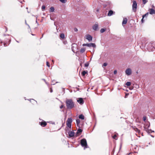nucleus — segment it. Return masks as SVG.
Here are the masks:
<instances>
[{"label":"nucleus","instance_id":"1","mask_svg":"<svg viewBox=\"0 0 155 155\" xmlns=\"http://www.w3.org/2000/svg\"><path fill=\"white\" fill-rule=\"evenodd\" d=\"M65 103L68 109H71L74 107V103L71 99H66Z\"/></svg>","mask_w":155,"mask_h":155},{"label":"nucleus","instance_id":"2","mask_svg":"<svg viewBox=\"0 0 155 155\" xmlns=\"http://www.w3.org/2000/svg\"><path fill=\"white\" fill-rule=\"evenodd\" d=\"M145 47L149 51H155V47L154 43H146L145 45Z\"/></svg>","mask_w":155,"mask_h":155},{"label":"nucleus","instance_id":"3","mask_svg":"<svg viewBox=\"0 0 155 155\" xmlns=\"http://www.w3.org/2000/svg\"><path fill=\"white\" fill-rule=\"evenodd\" d=\"M80 144L84 149L88 147L87 140L86 139L84 138L81 139L80 141Z\"/></svg>","mask_w":155,"mask_h":155},{"label":"nucleus","instance_id":"4","mask_svg":"<svg viewBox=\"0 0 155 155\" xmlns=\"http://www.w3.org/2000/svg\"><path fill=\"white\" fill-rule=\"evenodd\" d=\"M72 119L71 117L68 118L66 121V126L69 128L71 127Z\"/></svg>","mask_w":155,"mask_h":155},{"label":"nucleus","instance_id":"5","mask_svg":"<svg viewBox=\"0 0 155 155\" xmlns=\"http://www.w3.org/2000/svg\"><path fill=\"white\" fill-rule=\"evenodd\" d=\"M132 8L133 11L135 12L137 8V4L135 1H134L133 2Z\"/></svg>","mask_w":155,"mask_h":155},{"label":"nucleus","instance_id":"6","mask_svg":"<svg viewBox=\"0 0 155 155\" xmlns=\"http://www.w3.org/2000/svg\"><path fill=\"white\" fill-rule=\"evenodd\" d=\"M125 74L127 76L130 75L132 73L131 69L130 68H127L125 71Z\"/></svg>","mask_w":155,"mask_h":155},{"label":"nucleus","instance_id":"7","mask_svg":"<svg viewBox=\"0 0 155 155\" xmlns=\"http://www.w3.org/2000/svg\"><path fill=\"white\" fill-rule=\"evenodd\" d=\"M77 101L79 104L81 105L83 104L84 102L83 98L82 97L78 98L77 99Z\"/></svg>","mask_w":155,"mask_h":155},{"label":"nucleus","instance_id":"8","mask_svg":"<svg viewBox=\"0 0 155 155\" xmlns=\"http://www.w3.org/2000/svg\"><path fill=\"white\" fill-rule=\"evenodd\" d=\"M75 134V133L74 131H69L68 132V137L71 138L73 137Z\"/></svg>","mask_w":155,"mask_h":155},{"label":"nucleus","instance_id":"9","mask_svg":"<svg viewBox=\"0 0 155 155\" xmlns=\"http://www.w3.org/2000/svg\"><path fill=\"white\" fill-rule=\"evenodd\" d=\"M92 29L94 31L98 30V26L97 24H95L92 26Z\"/></svg>","mask_w":155,"mask_h":155},{"label":"nucleus","instance_id":"10","mask_svg":"<svg viewBox=\"0 0 155 155\" xmlns=\"http://www.w3.org/2000/svg\"><path fill=\"white\" fill-rule=\"evenodd\" d=\"M39 124H40L42 127H45L47 124L46 122L44 120L39 122Z\"/></svg>","mask_w":155,"mask_h":155},{"label":"nucleus","instance_id":"11","mask_svg":"<svg viewBox=\"0 0 155 155\" xmlns=\"http://www.w3.org/2000/svg\"><path fill=\"white\" fill-rule=\"evenodd\" d=\"M87 46L89 47H92L94 48H95L96 47V45L94 43H90L87 44Z\"/></svg>","mask_w":155,"mask_h":155},{"label":"nucleus","instance_id":"12","mask_svg":"<svg viewBox=\"0 0 155 155\" xmlns=\"http://www.w3.org/2000/svg\"><path fill=\"white\" fill-rule=\"evenodd\" d=\"M83 130L80 128H78L76 132V135L77 136L80 135L82 132Z\"/></svg>","mask_w":155,"mask_h":155},{"label":"nucleus","instance_id":"13","mask_svg":"<svg viewBox=\"0 0 155 155\" xmlns=\"http://www.w3.org/2000/svg\"><path fill=\"white\" fill-rule=\"evenodd\" d=\"M132 128L137 133H138L139 134H140V130L138 129L136 126L133 127Z\"/></svg>","mask_w":155,"mask_h":155},{"label":"nucleus","instance_id":"14","mask_svg":"<svg viewBox=\"0 0 155 155\" xmlns=\"http://www.w3.org/2000/svg\"><path fill=\"white\" fill-rule=\"evenodd\" d=\"M88 72L87 70H84L81 72V74L82 76L85 77L86 74H88Z\"/></svg>","mask_w":155,"mask_h":155},{"label":"nucleus","instance_id":"15","mask_svg":"<svg viewBox=\"0 0 155 155\" xmlns=\"http://www.w3.org/2000/svg\"><path fill=\"white\" fill-rule=\"evenodd\" d=\"M80 62V66L82 67V64L84 62V59H78Z\"/></svg>","mask_w":155,"mask_h":155},{"label":"nucleus","instance_id":"16","mask_svg":"<svg viewBox=\"0 0 155 155\" xmlns=\"http://www.w3.org/2000/svg\"><path fill=\"white\" fill-rule=\"evenodd\" d=\"M86 39L89 41H91L92 40V37L90 35H87L86 36Z\"/></svg>","mask_w":155,"mask_h":155},{"label":"nucleus","instance_id":"17","mask_svg":"<svg viewBox=\"0 0 155 155\" xmlns=\"http://www.w3.org/2000/svg\"><path fill=\"white\" fill-rule=\"evenodd\" d=\"M148 124H147L145 125V126L144 127V129L145 130H146L149 129V128L150 127V122H148Z\"/></svg>","mask_w":155,"mask_h":155},{"label":"nucleus","instance_id":"18","mask_svg":"<svg viewBox=\"0 0 155 155\" xmlns=\"http://www.w3.org/2000/svg\"><path fill=\"white\" fill-rule=\"evenodd\" d=\"M149 13L151 15L155 14V10L153 8H150V9Z\"/></svg>","mask_w":155,"mask_h":155},{"label":"nucleus","instance_id":"19","mask_svg":"<svg viewBox=\"0 0 155 155\" xmlns=\"http://www.w3.org/2000/svg\"><path fill=\"white\" fill-rule=\"evenodd\" d=\"M117 135H118V134L117 133H116L114 134H113L112 135V137L113 139H114L115 140H117Z\"/></svg>","mask_w":155,"mask_h":155},{"label":"nucleus","instance_id":"20","mask_svg":"<svg viewBox=\"0 0 155 155\" xmlns=\"http://www.w3.org/2000/svg\"><path fill=\"white\" fill-rule=\"evenodd\" d=\"M78 118L79 119L83 120L84 119V116L83 114H80L79 115Z\"/></svg>","mask_w":155,"mask_h":155},{"label":"nucleus","instance_id":"21","mask_svg":"<svg viewBox=\"0 0 155 155\" xmlns=\"http://www.w3.org/2000/svg\"><path fill=\"white\" fill-rule=\"evenodd\" d=\"M71 127L70 128H69L68 127H67V126L64 129L65 131H66V132H68H68L71 131Z\"/></svg>","mask_w":155,"mask_h":155},{"label":"nucleus","instance_id":"22","mask_svg":"<svg viewBox=\"0 0 155 155\" xmlns=\"http://www.w3.org/2000/svg\"><path fill=\"white\" fill-rule=\"evenodd\" d=\"M127 19L126 18H124L122 23V25L126 24L127 23Z\"/></svg>","mask_w":155,"mask_h":155},{"label":"nucleus","instance_id":"23","mask_svg":"<svg viewBox=\"0 0 155 155\" xmlns=\"http://www.w3.org/2000/svg\"><path fill=\"white\" fill-rule=\"evenodd\" d=\"M146 131L148 133V134H149L150 133L152 132H154V130H152L151 129L146 130Z\"/></svg>","mask_w":155,"mask_h":155},{"label":"nucleus","instance_id":"24","mask_svg":"<svg viewBox=\"0 0 155 155\" xmlns=\"http://www.w3.org/2000/svg\"><path fill=\"white\" fill-rule=\"evenodd\" d=\"M113 12L111 10H110L108 12V16H111V15H113Z\"/></svg>","mask_w":155,"mask_h":155},{"label":"nucleus","instance_id":"25","mask_svg":"<svg viewBox=\"0 0 155 155\" xmlns=\"http://www.w3.org/2000/svg\"><path fill=\"white\" fill-rule=\"evenodd\" d=\"M60 37L62 39H64L65 38V36L64 33H61L60 35Z\"/></svg>","mask_w":155,"mask_h":155},{"label":"nucleus","instance_id":"26","mask_svg":"<svg viewBox=\"0 0 155 155\" xmlns=\"http://www.w3.org/2000/svg\"><path fill=\"white\" fill-rule=\"evenodd\" d=\"M108 65V63L107 62H104L103 64H102V67L104 69V67L107 66Z\"/></svg>","mask_w":155,"mask_h":155},{"label":"nucleus","instance_id":"27","mask_svg":"<svg viewBox=\"0 0 155 155\" xmlns=\"http://www.w3.org/2000/svg\"><path fill=\"white\" fill-rule=\"evenodd\" d=\"M131 82L129 81H127L125 83V85H126L127 86H130L131 84Z\"/></svg>","mask_w":155,"mask_h":155},{"label":"nucleus","instance_id":"28","mask_svg":"<svg viewBox=\"0 0 155 155\" xmlns=\"http://www.w3.org/2000/svg\"><path fill=\"white\" fill-rule=\"evenodd\" d=\"M85 50V48H81L80 50V52L81 53H84Z\"/></svg>","mask_w":155,"mask_h":155},{"label":"nucleus","instance_id":"29","mask_svg":"<svg viewBox=\"0 0 155 155\" xmlns=\"http://www.w3.org/2000/svg\"><path fill=\"white\" fill-rule=\"evenodd\" d=\"M54 8L53 7H51L50 8L49 11L50 12H54Z\"/></svg>","mask_w":155,"mask_h":155},{"label":"nucleus","instance_id":"30","mask_svg":"<svg viewBox=\"0 0 155 155\" xmlns=\"http://www.w3.org/2000/svg\"><path fill=\"white\" fill-rule=\"evenodd\" d=\"M89 61L87 62L84 64V66L85 67H88L89 65Z\"/></svg>","mask_w":155,"mask_h":155},{"label":"nucleus","instance_id":"31","mask_svg":"<svg viewBox=\"0 0 155 155\" xmlns=\"http://www.w3.org/2000/svg\"><path fill=\"white\" fill-rule=\"evenodd\" d=\"M106 30V28H101L100 31L101 33H103L105 32Z\"/></svg>","mask_w":155,"mask_h":155},{"label":"nucleus","instance_id":"32","mask_svg":"<svg viewBox=\"0 0 155 155\" xmlns=\"http://www.w3.org/2000/svg\"><path fill=\"white\" fill-rule=\"evenodd\" d=\"M80 120L79 119H76V124H80Z\"/></svg>","mask_w":155,"mask_h":155},{"label":"nucleus","instance_id":"33","mask_svg":"<svg viewBox=\"0 0 155 155\" xmlns=\"http://www.w3.org/2000/svg\"><path fill=\"white\" fill-rule=\"evenodd\" d=\"M46 65L48 67H50V63L48 61H46Z\"/></svg>","mask_w":155,"mask_h":155},{"label":"nucleus","instance_id":"34","mask_svg":"<svg viewBox=\"0 0 155 155\" xmlns=\"http://www.w3.org/2000/svg\"><path fill=\"white\" fill-rule=\"evenodd\" d=\"M148 15V12H147L145 14L143 15L142 16V17H143V18H144L147 16Z\"/></svg>","mask_w":155,"mask_h":155},{"label":"nucleus","instance_id":"35","mask_svg":"<svg viewBox=\"0 0 155 155\" xmlns=\"http://www.w3.org/2000/svg\"><path fill=\"white\" fill-rule=\"evenodd\" d=\"M115 146L113 148V150L112 151V152H111L112 154H114V153L115 152Z\"/></svg>","mask_w":155,"mask_h":155},{"label":"nucleus","instance_id":"36","mask_svg":"<svg viewBox=\"0 0 155 155\" xmlns=\"http://www.w3.org/2000/svg\"><path fill=\"white\" fill-rule=\"evenodd\" d=\"M45 5H43L42 6L41 9H42V10L43 11V10H45Z\"/></svg>","mask_w":155,"mask_h":155},{"label":"nucleus","instance_id":"37","mask_svg":"<svg viewBox=\"0 0 155 155\" xmlns=\"http://www.w3.org/2000/svg\"><path fill=\"white\" fill-rule=\"evenodd\" d=\"M61 2L63 3H65L66 2V0H59Z\"/></svg>","mask_w":155,"mask_h":155},{"label":"nucleus","instance_id":"38","mask_svg":"<svg viewBox=\"0 0 155 155\" xmlns=\"http://www.w3.org/2000/svg\"><path fill=\"white\" fill-rule=\"evenodd\" d=\"M143 119L144 121H145L147 119V117L146 116H143Z\"/></svg>","mask_w":155,"mask_h":155},{"label":"nucleus","instance_id":"39","mask_svg":"<svg viewBox=\"0 0 155 155\" xmlns=\"http://www.w3.org/2000/svg\"><path fill=\"white\" fill-rule=\"evenodd\" d=\"M143 4H145L147 2L146 0H142Z\"/></svg>","mask_w":155,"mask_h":155},{"label":"nucleus","instance_id":"40","mask_svg":"<svg viewBox=\"0 0 155 155\" xmlns=\"http://www.w3.org/2000/svg\"><path fill=\"white\" fill-rule=\"evenodd\" d=\"M65 107L64 106V105L63 104H62L61 105L60 107V108L61 109H62L64 107Z\"/></svg>","mask_w":155,"mask_h":155},{"label":"nucleus","instance_id":"41","mask_svg":"<svg viewBox=\"0 0 155 155\" xmlns=\"http://www.w3.org/2000/svg\"><path fill=\"white\" fill-rule=\"evenodd\" d=\"M33 100L35 102H36V103H37V101H35V100L33 99H28V100L30 101L31 102V100Z\"/></svg>","mask_w":155,"mask_h":155},{"label":"nucleus","instance_id":"42","mask_svg":"<svg viewBox=\"0 0 155 155\" xmlns=\"http://www.w3.org/2000/svg\"><path fill=\"white\" fill-rule=\"evenodd\" d=\"M25 24L28 26L29 28H30V26H29V25L27 23L26 21V20H25Z\"/></svg>","mask_w":155,"mask_h":155},{"label":"nucleus","instance_id":"43","mask_svg":"<svg viewBox=\"0 0 155 155\" xmlns=\"http://www.w3.org/2000/svg\"><path fill=\"white\" fill-rule=\"evenodd\" d=\"M74 47L73 46H72V51L74 52H75V51L74 50Z\"/></svg>","mask_w":155,"mask_h":155},{"label":"nucleus","instance_id":"44","mask_svg":"<svg viewBox=\"0 0 155 155\" xmlns=\"http://www.w3.org/2000/svg\"><path fill=\"white\" fill-rule=\"evenodd\" d=\"M114 74H115L117 73V71L116 70H115L114 71Z\"/></svg>","mask_w":155,"mask_h":155},{"label":"nucleus","instance_id":"45","mask_svg":"<svg viewBox=\"0 0 155 155\" xmlns=\"http://www.w3.org/2000/svg\"><path fill=\"white\" fill-rule=\"evenodd\" d=\"M77 126L79 128H81V127L80 126V124H76Z\"/></svg>","mask_w":155,"mask_h":155},{"label":"nucleus","instance_id":"46","mask_svg":"<svg viewBox=\"0 0 155 155\" xmlns=\"http://www.w3.org/2000/svg\"><path fill=\"white\" fill-rule=\"evenodd\" d=\"M64 123H63L62 126L60 129H58V130H60L64 126Z\"/></svg>","mask_w":155,"mask_h":155},{"label":"nucleus","instance_id":"47","mask_svg":"<svg viewBox=\"0 0 155 155\" xmlns=\"http://www.w3.org/2000/svg\"><path fill=\"white\" fill-rule=\"evenodd\" d=\"M74 30L75 31H78V29L76 28H74Z\"/></svg>","mask_w":155,"mask_h":155},{"label":"nucleus","instance_id":"48","mask_svg":"<svg viewBox=\"0 0 155 155\" xmlns=\"http://www.w3.org/2000/svg\"><path fill=\"white\" fill-rule=\"evenodd\" d=\"M82 46H87V44H83Z\"/></svg>","mask_w":155,"mask_h":155},{"label":"nucleus","instance_id":"49","mask_svg":"<svg viewBox=\"0 0 155 155\" xmlns=\"http://www.w3.org/2000/svg\"><path fill=\"white\" fill-rule=\"evenodd\" d=\"M141 21L142 23H143L144 21L143 18V17H142V18L141 20Z\"/></svg>","mask_w":155,"mask_h":155},{"label":"nucleus","instance_id":"50","mask_svg":"<svg viewBox=\"0 0 155 155\" xmlns=\"http://www.w3.org/2000/svg\"><path fill=\"white\" fill-rule=\"evenodd\" d=\"M50 91L51 93H52L53 92V90H52V88L50 89Z\"/></svg>","mask_w":155,"mask_h":155},{"label":"nucleus","instance_id":"51","mask_svg":"<svg viewBox=\"0 0 155 155\" xmlns=\"http://www.w3.org/2000/svg\"><path fill=\"white\" fill-rule=\"evenodd\" d=\"M133 87H131L130 88H129V89L130 90H132L133 89Z\"/></svg>","mask_w":155,"mask_h":155},{"label":"nucleus","instance_id":"52","mask_svg":"<svg viewBox=\"0 0 155 155\" xmlns=\"http://www.w3.org/2000/svg\"><path fill=\"white\" fill-rule=\"evenodd\" d=\"M35 16L36 17V23H37L38 24V22H37V16Z\"/></svg>","mask_w":155,"mask_h":155},{"label":"nucleus","instance_id":"53","mask_svg":"<svg viewBox=\"0 0 155 155\" xmlns=\"http://www.w3.org/2000/svg\"><path fill=\"white\" fill-rule=\"evenodd\" d=\"M42 80H43V81H44L45 82V83L46 84H47V82H46V81L45 80V79H42Z\"/></svg>","mask_w":155,"mask_h":155},{"label":"nucleus","instance_id":"54","mask_svg":"<svg viewBox=\"0 0 155 155\" xmlns=\"http://www.w3.org/2000/svg\"><path fill=\"white\" fill-rule=\"evenodd\" d=\"M150 136L152 137H153V138L154 137V136L152 135H151V134H150Z\"/></svg>","mask_w":155,"mask_h":155},{"label":"nucleus","instance_id":"55","mask_svg":"<svg viewBox=\"0 0 155 155\" xmlns=\"http://www.w3.org/2000/svg\"><path fill=\"white\" fill-rule=\"evenodd\" d=\"M51 61H52V63L53 64L54 63V61L53 60H52Z\"/></svg>","mask_w":155,"mask_h":155},{"label":"nucleus","instance_id":"56","mask_svg":"<svg viewBox=\"0 0 155 155\" xmlns=\"http://www.w3.org/2000/svg\"><path fill=\"white\" fill-rule=\"evenodd\" d=\"M127 95H127V94H126V95H125V98H126V97H126V96H127Z\"/></svg>","mask_w":155,"mask_h":155},{"label":"nucleus","instance_id":"57","mask_svg":"<svg viewBox=\"0 0 155 155\" xmlns=\"http://www.w3.org/2000/svg\"><path fill=\"white\" fill-rule=\"evenodd\" d=\"M152 143L151 142H150L149 143V144H152Z\"/></svg>","mask_w":155,"mask_h":155},{"label":"nucleus","instance_id":"58","mask_svg":"<svg viewBox=\"0 0 155 155\" xmlns=\"http://www.w3.org/2000/svg\"><path fill=\"white\" fill-rule=\"evenodd\" d=\"M96 11H97V12H98V11H99V10H98V9H97V10H96Z\"/></svg>","mask_w":155,"mask_h":155},{"label":"nucleus","instance_id":"59","mask_svg":"<svg viewBox=\"0 0 155 155\" xmlns=\"http://www.w3.org/2000/svg\"><path fill=\"white\" fill-rule=\"evenodd\" d=\"M5 44H5V43H4V46H5Z\"/></svg>","mask_w":155,"mask_h":155},{"label":"nucleus","instance_id":"60","mask_svg":"<svg viewBox=\"0 0 155 155\" xmlns=\"http://www.w3.org/2000/svg\"><path fill=\"white\" fill-rule=\"evenodd\" d=\"M83 124H84V123L82 124H81V126H83Z\"/></svg>","mask_w":155,"mask_h":155},{"label":"nucleus","instance_id":"61","mask_svg":"<svg viewBox=\"0 0 155 155\" xmlns=\"http://www.w3.org/2000/svg\"><path fill=\"white\" fill-rule=\"evenodd\" d=\"M121 147V145L120 146V148L119 150L120 149Z\"/></svg>","mask_w":155,"mask_h":155},{"label":"nucleus","instance_id":"62","mask_svg":"<svg viewBox=\"0 0 155 155\" xmlns=\"http://www.w3.org/2000/svg\"><path fill=\"white\" fill-rule=\"evenodd\" d=\"M16 41V42H17L18 43V42H19L18 41H17V40Z\"/></svg>","mask_w":155,"mask_h":155},{"label":"nucleus","instance_id":"63","mask_svg":"<svg viewBox=\"0 0 155 155\" xmlns=\"http://www.w3.org/2000/svg\"><path fill=\"white\" fill-rule=\"evenodd\" d=\"M54 81V80H52V83H53L54 82V81Z\"/></svg>","mask_w":155,"mask_h":155},{"label":"nucleus","instance_id":"64","mask_svg":"<svg viewBox=\"0 0 155 155\" xmlns=\"http://www.w3.org/2000/svg\"><path fill=\"white\" fill-rule=\"evenodd\" d=\"M4 35L5 36L6 35H5H5Z\"/></svg>","mask_w":155,"mask_h":155}]
</instances>
